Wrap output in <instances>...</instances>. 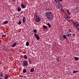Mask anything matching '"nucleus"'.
<instances>
[{
  "label": "nucleus",
  "mask_w": 79,
  "mask_h": 79,
  "mask_svg": "<svg viewBox=\"0 0 79 79\" xmlns=\"http://www.w3.org/2000/svg\"><path fill=\"white\" fill-rule=\"evenodd\" d=\"M46 16L48 19L50 21L52 20L53 18V15L51 12H46Z\"/></svg>",
  "instance_id": "f257e3e1"
},
{
  "label": "nucleus",
  "mask_w": 79,
  "mask_h": 79,
  "mask_svg": "<svg viewBox=\"0 0 79 79\" xmlns=\"http://www.w3.org/2000/svg\"><path fill=\"white\" fill-rule=\"evenodd\" d=\"M74 26L76 27L77 29H79V24L77 22H75L74 23Z\"/></svg>",
  "instance_id": "f03ea898"
},
{
  "label": "nucleus",
  "mask_w": 79,
  "mask_h": 79,
  "mask_svg": "<svg viewBox=\"0 0 79 79\" xmlns=\"http://www.w3.org/2000/svg\"><path fill=\"white\" fill-rule=\"evenodd\" d=\"M37 18H36L35 21L36 22V23H39L41 20L40 19V17H36Z\"/></svg>",
  "instance_id": "7ed1b4c3"
},
{
  "label": "nucleus",
  "mask_w": 79,
  "mask_h": 79,
  "mask_svg": "<svg viewBox=\"0 0 79 79\" xmlns=\"http://www.w3.org/2000/svg\"><path fill=\"white\" fill-rule=\"evenodd\" d=\"M23 64H24L25 66H27L28 65V64L26 61L25 60L23 62Z\"/></svg>",
  "instance_id": "20e7f679"
},
{
  "label": "nucleus",
  "mask_w": 79,
  "mask_h": 79,
  "mask_svg": "<svg viewBox=\"0 0 79 79\" xmlns=\"http://www.w3.org/2000/svg\"><path fill=\"white\" fill-rule=\"evenodd\" d=\"M34 36L37 39H38V40H40V37H39V36L37 34H34Z\"/></svg>",
  "instance_id": "39448f33"
},
{
  "label": "nucleus",
  "mask_w": 79,
  "mask_h": 79,
  "mask_svg": "<svg viewBox=\"0 0 79 79\" xmlns=\"http://www.w3.org/2000/svg\"><path fill=\"white\" fill-rule=\"evenodd\" d=\"M66 35L68 37H71V34L69 33H67L66 34Z\"/></svg>",
  "instance_id": "423d86ee"
},
{
  "label": "nucleus",
  "mask_w": 79,
  "mask_h": 79,
  "mask_svg": "<svg viewBox=\"0 0 79 79\" xmlns=\"http://www.w3.org/2000/svg\"><path fill=\"white\" fill-rule=\"evenodd\" d=\"M16 45H17V43L16 42L14 43L11 46V47H15Z\"/></svg>",
  "instance_id": "0eeeda50"
},
{
  "label": "nucleus",
  "mask_w": 79,
  "mask_h": 79,
  "mask_svg": "<svg viewBox=\"0 0 79 79\" xmlns=\"http://www.w3.org/2000/svg\"><path fill=\"white\" fill-rule=\"evenodd\" d=\"M65 18L68 21V22H70V19H69V18L68 17H67V16H66L65 17Z\"/></svg>",
  "instance_id": "6e6552de"
},
{
  "label": "nucleus",
  "mask_w": 79,
  "mask_h": 79,
  "mask_svg": "<svg viewBox=\"0 0 79 79\" xmlns=\"http://www.w3.org/2000/svg\"><path fill=\"white\" fill-rule=\"evenodd\" d=\"M55 2H56V3H58V4H59L60 3L59 1H60V2H63L62 0H55Z\"/></svg>",
  "instance_id": "1a4fd4ad"
},
{
  "label": "nucleus",
  "mask_w": 79,
  "mask_h": 79,
  "mask_svg": "<svg viewBox=\"0 0 79 79\" xmlns=\"http://www.w3.org/2000/svg\"><path fill=\"white\" fill-rule=\"evenodd\" d=\"M4 79H8V75L5 74L4 76Z\"/></svg>",
  "instance_id": "9d476101"
},
{
  "label": "nucleus",
  "mask_w": 79,
  "mask_h": 79,
  "mask_svg": "<svg viewBox=\"0 0 79 79\" xmlns=\"http://www.w3.org/2000/svg\"><path fill=\"white\" fill-rule=\"evenodd\" d=\"M21 6L22 8H26V6L23 4H21Z\"/></svg>",
  "instance_id": "9b49d317"
},
{
  "label": "nucleus",
  "mask_w": 79,
  "mask_h": 79,
  "mask_svg": "<svg viewBox=\"0 0 79 79\" xmlns=\"http://www.w3.org/2000/svg\"><path fill=\"white\" fill-rule=\"evenodd\" d=\"M58 8L59 9L61 8H63V6H62L60 4H59L58 5Z\"/></svg>",
  "instance_id": "f8f14e48"
},
{
  "label": "nucleus",
  "mask_w": 79,
  "mask_h": 79,
  "mask_svg": "<svg viewBox=\"0 0 79 79\" xmlns=\"http://www.w3.org/2000/svg\"><path fill=\"white\" fill-rule=\"evenodd\" d=\"M23 58L24 59H25V60H27V58H28V57H27V56L26 55H24Z\"/></svg>",
  "instance_id": "ddd939ff"
},
{
  "label": "nucleus",
  "mask_w": 79,
  "mask_h": 79,
  "mask_svg": "<svg viewBox=\"0 0 79 79\" xmlns=\"http://www.w3.org/2000/svg\"><path fill=\"white\" fill-rule=\"evenodd\" d=\"M17 11L18 12H19L20 11H21V8L20 7H18L17 8Z\"/></svg>",
  "instance_id": "4468645a"
},
{
  "label": "nucleus",
  "mask_w": 79,
  "mask_h": 79,
  "mask_svg": "<svg viewBox=\"0 0 79 79\" xmlns=\"http://www.w3.org/2000/svg\"><path fill=\"white\" fill-rule=\"evenodd\" d=\"M66 10L68 15H71V12H69V10H68L67 9H66Z\"/></svg>",
  "instance_id": "2eb2a0df"
},
{
  "label": "nucleus",
  "mask_w": 79,
  "mask_h": 79,
  "mask_svg": "<svg viewBox=\"0 0 79 79\" xmlns=\"http://www.w3.org/2000/svg\"><path fill=\"white\" fill-rule=\"evenodd\" d=\"M23 23H25V22H26V18H25V17H24L23 18Z\"/></svg>",
  "instance_id": "dca6fc26"
},
{
  "label": "nucleus",
  "mask_w": 79,
  "mask_h": 79,
  "mask_svg": "<svg viewBox=\"0 0 79 79\" xmlns=\"http://www.w3.org/2000/svg\"><path fill=\"white\" fill-rule=\"evenodd\" d=\"M43 28H44V29H47V26L45 25H44L43 26Z\"/></svg>",
  "instance_id": "f3484780"
},
{
  "label": "nucleus",
  "mask_w": 79,
  "mask_h": 79,
  "mask_svg": "<svg viewBox=\"0 0 79 79\" xmlns=\"http://www.w3.org/2000/svg\"><path fill=\"white\" fill-rule=\"evenodd\" d=\"M74 59L75 60H76V61H77V60H79V58L76 57H74Z\"/></svg>",
  "instance_id": "a211bd4d"
},
{
  "label": "nucleus",
  "mask_w": 79,
  "mask_h": 79,
  "mask_svg": "<svg viewBox=\"0 0 79 79\" xmlns=\"http://www.w3.org/2000/svg\"><path fill=\"white\" fill-rule=\"evenodd\" d=\"M63 38L64 39H68V38H67V37H66V35H63Z\"/></svg>",
  "instance_id": "6ab92c4d"
},
{
  "label": "nucleus",
  "mask_w": 79,
  "mask_h": 79,
  "mask_svg": "<svg viewBox=\"0 0 79 79\" xmlns=\"http://www.w3.org/2000/svg\"><path fill=\"white\" fill-rule=\"evenodd\" d=\"M8 21H5L3 22V23L4 24H8Z\"/></svg>",
  "instance_id": "aec40b11"
},
{
  "label": "nucleus",
  "mask_w": 79,
  "mask_h": 79,
  "mask_svg": "<svg viewBox=\"0 0 79 79\" xmlns=\"http://www.w3.org/2000/svg\"><path fill=\"white\" fill-rule=\"evenodd\" d=\"M29 42L27 41L26 43V46H29Z\"/></svg>",
  "instance_id": "412c9836"
},
{
  "label": "nucleus",
  "mask_w": 79,
  "mask_h": 79,
  "mask_svg": "<svg viewBox=\"0 0 79 79\" xmlns=\"http://www.w3.org/2000/svg\"><path fill=\"white\" fill-rule=\"evenodd\" d=\"M47 25L48 26V27H49V28H50V27H51V25H50V23H48Z\"/></svg>",
  "instance_id": "4be33fe9"
},
{
  "label": "nucleus",
  "mask_w": 79,
  "mask_h": 79,
  "mask_svg": "<svg viewBox=\"0 0 79 79\" xmlns=\"http://www.w3.org/2000/svg\"><path fill=\"white\" fill-rule=\"evenodd\" d=\"M30 71H31V72H33V71H34V68H32L31 69Z\"/></svg>",
  "instance_id": "5701e85b"
},
{
  "label": "nucleus",
  "mask_w": 79,
  "mask_h": 79,
  "mask_svg": "<svg viewBox=\"0 0 79 79\" xmlns=\"http://www.w3.org/2000/svg\"><path fill=\"white\" fill-rule=\"evenodd\" d=\"M3 75L2 73H0V77H3Z\"/></svg>",
  "instance_id": "b1692460"
},
{
  "label": "nucleus",
  "mask_w": 79,
  "mask_h": 79,
  "mask_svg": "<svg viewBox=\"0 0 79 79\" xmlns=\"http://www.w3.org/2000/svg\"><path fill=\"white\" fill-rule=\"evenodd\" d=\"M26 72V69H24L23 70V73H25Z\"/></svg>",
  "instance_id": "393cba45"
},
{
  "label": "nucleus",
  "mask_w": 79,
  "mask_h": 79,
  "mask_svg": "<svg viewBox=\"0 0 79 79\" xmlns=\"http://www.w3.org/2000/svg\"><path fill=\"white\" fill-rule=\"evenodd\" d=\"M79 71H73V73H76L77 72H78Z\"/></svg>",
  "instance_id": "a878e982"
},
{
  "label": "nucleus",
  "mask_w": 79,
  "mask_h": 79,
  "mask_svg": "<svg viewBox=\"0 0 79 79\" xmlns=\"http://www.w3.org/2000/svg\"><path fill=\"white\" fill-rule=\"evenodd\" d=\"M22 23V22L21 21H19L18 22V24L19 25H20Z\"/></svg>",
  "instance_id": "bb28decb"
},
{
  "label": "nucleus",
  "mask_w": 79,
  "mask_h": 79,
  "mask_svg": "<svg viewBox=\"0 0 79 79\" xmlns=\"http://www.w3.org/2000/svg\"><path fill=\"white\" fill-rule=\"evenodd\" d=\"M70 32H71V29H69L68 30V33H70Z\"/></svg>",
  "instance_id": "cd10ccee"
},
{
  "label": "nucleus",
  "mask_w": 79,
  "mask_h": 79,
  "mask_svg": "<svg viewBox=\"0 0 79 79\" xmlns=\"http://www.w3.org/2000/svg\"><path fill=\"white\" fill-rule=\"evenodd\" d=\"M56 60H57V61H60V60H59V58L58 57H57L56 58Z\"/></svg>",
  "instance_id": "c85d7f7f"
},
{
  "label": "nucleus",
  "mask_w": 79,
  "mask_h": 79,
  "mask_svg": "<svg viewBox=\"0 0 79 79\" xmlns=\"http://www.w3.org/2000/svg\"><path fill=\"white\" fill-rule=\"evenodd\" d=\"M33 32H35V33H36L37 30H36V29L33 30Z\"/></svg>",
  "instance_id": "c756f323"
},
{
  "label": "nucleus",
  "mask_w": 79,
  "mask_h": 79,
  "mask_svg": "<svg viewBox=\"0 0 79 79\" xmlns=\"http://www.w3.org/2000/svg\"><path fill=\"white\" fill-rule=\"evenodd\" d=\"M60 40H62V41H63V40H64V39L63 38H60Z\"/></svg>",
  "instance_id": "7c9ffc66"
},
{
  "label": "nucleus",
  "mask_w": 79,
  "mask_h": 79,
  "mask_svg": "<svg viewBox=\"0 0 79 79\" xmlns=\"http://www.w3.org/2000/svg\"><path fill=\"white\" fill-rule=\"evenodd\" d=\"M2 37H6V35H2Z\"/></svg>",
  "instance_id": "2f4dec72"
},
{
  "label": "nucleus",
  "mask_w": 79,
  "mask_h": 79,
  "mask_svg": "<svg viewBox=\"0 0 79 79\" xmlns=\"http://www.w3.org/2000/svg\"><path fill=\"white\" fill-rule=\"evenodd\" d=\"M48 10H50V8H47L46 9V11H48Z\"/></svg>",
  "instance_id": "473e14b6"
},
{
  "label": "nucleus",
  "mask_w": 79,
  "mask_h": 79,
  "mask_svg": "<svg viewBox=\"0 0 79 79\" xmlns=\"http://www.w3.org/2000/svg\"><path fill=\"white\" fill-rule=\"evenodd\" d=\"M72 36H73V37H75V36H76V34H73L72 35Z\"/></svg>",
  "instance_id": "72a5a7b5"
},
{
  "label": "nucleus",
  "mask_w": 79,
  "mask_h": 79,
  "mask_svg": "<svg viewBox=\"0 0 79 79\" xmlns=\"http://www.w3.org/2000/svg\"><path fill=\"white\" fill-rule=\"evenodd\" d=\"M56 43L55 42H54L53 43L54 45H55Z\"/></svg>",
  "instance_id": "f704fd0d"
},
{
  "label": "nucleus",
  "mask_w": 79,
  "mask_h": 79,
  "mask_svg": "<svg viewBox=\"0 0 79 79\" xmlns=\"http://www.w3.org/2000/svg\"><path fill=\"white\" fill-rule=\"evenodd\" d=\"M29 61V63H30V64H31V60H28Z\"/></svg>",
  "instance_id": "c9c22d12"
},
{
  "label": "nucleus",
  "mask_w": 79,
  "mask_h": 79,
  "mask_svg": "<svg viewBox=\"0 0 79 79\" xmlns=\"http://www.w3.org/2000/svg\"><path fill=\"white\" fill-rule=\"evenodd\" d=\"M60 38H63V36H62V35H61L60 36Z\"/></svg>",
  "instance_id": "e433bc0d"
},
{
  "label": "nucleus",
  "mask_w": 79,
  "mask_h": 79,
  "mask_svg": "<svg viewBox=\"0 0 79 79\" xmlns=\"http://www.w3.org/2000/svg\"><path fill=\"white\" fill-rule=\"evenodd\" d=\"M35 17H36V18H37V17H39V16H37V15H35Z\"/></svg>",
  "instance_id": "4c0bfd02"
},
{
  "label": "nucleus",
  "mask_w": 79,
  "mask_h": 79,
  "mask_svg": "<svg viewBox=\"0 0 79 79\" xmlns=\"http://www.w3.org/2000/svg\"><path fill=\"white\" fill-rule=\"evenodd\" d=\"M21 13H23V11H22L21 12Z\"/></svg>",
  "instance_id": "58836bf2"
},
{
  "label": "nucleus",
  "mask_w": 79,
  "mask_h": 79,
  "mask_svg": "<svg viewBox=\"0 0 79 79\" xmlns=\"http://www.w3.org/2000/svg\"><path fill=\"white\" fill-rule=\"evenodd\" d=\"M13 1H14V2H15V0H13Z\"/></svg>",
  "instance_id": "ea45409f"
}]
</instances>
